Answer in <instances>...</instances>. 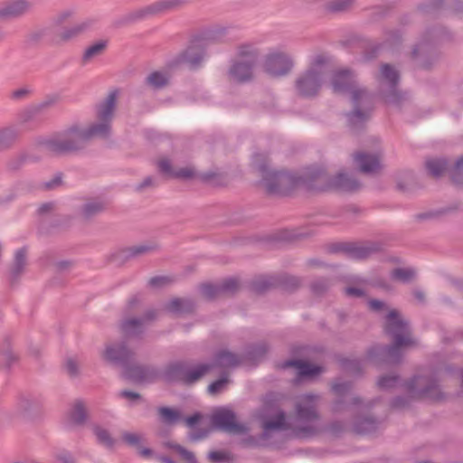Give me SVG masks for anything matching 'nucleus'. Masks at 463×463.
<instances>
[{
    "label": "nucleus",
    "mask_w": 463,
    "mask_h": 463,
    "mask_svg": "<svg viewBox=\"0 0 463 463\" xmlns=\"http://www.w3.org/2000/svg\"><path fill=\"white\" fill-rule=\"evenodd\" d=\"M304 184L305 189L309 192H322L331 189L341 192H354L360 188V183L347 174L340 172L333 178L328 176L321 167L308 168Z\"/></svg>",
    "instance_id": "obj_4"
},
{
    "label": "nucleus",
    "mask_w": 463,
    "mask_h": 463,
    "mask_svg": "<svg viewBox=\"0 0 463 463\" xmlns=\"http://www.w3.org/2000/svg\"><path fill=\"white\" fill-rule=\"evenodd\" d=\"M158 413L162 420L167 424H174L180 419L179 411L168 407H160Z\"/></svg>",
    "instance_id": "obj_40"
},
{
    "label": "nucleus",
    "mask_w": 463,
    "mask_h": 463,
    "mask_svg": "<svg viewBox=\"0 0 463 463\" xmlns=\"http://www.w3.org/2000/svg\"><path fill=\"white\" fill-rule=\"evenodd\" d=\"M56 463H77L72 455L68 451H61L54 455Z\"/></svg>",
    "instance_id": "obj_50"
},
{
    "label": "nucleus",
    "mask_w": 463,
    "mask_h": 463,
    "mask_svg": "<svg viewBox=\"0 0 463 463\" xmlns=\"http://www.w3.org/2000/svg\"><path fill=\"white\" fill-rule=\"evenodd\" d=\"M146 83L155 90H159L168 84V77L161 71H153L146 79Z\"/></svg>",
    "instance_id": "obj_34"
},
{
    "label": "nucleus",
    "mask_w": 463,
    "mask_h": 463,
    "mask_svg": "<svg viewBox=\"0 0 463 463\" xmlns=\"http://www.w3.org/2000/svg\"><path fill=\"white\" fill-rule=\"evenodd\" d=\"M354 159L358 169L364 174H374L381 169L380 154L357 153Z\"/></svg>",
    "instance_id": "obj_15"
},
{
    "label": "nucleus",
    "mask_w": 463,
    "mask_h": 463,
    "mask_svg": "<svg viewBox=\"0 0 463 463\" xmlns=\"http://www.w3.org/2000/svg\"><path fill=\"white\" fill-rule=\"evenodd\" d=\"M92 431L99 444L109 449L113 448L115 442L108 430L101 426L95 425L92 428Z\"/></svg>",
    "instance_id": "obj_36"
},
{
    "label": "nucleus",
    "mask_w": 463,
    "mask_h": 463,
    "mask_svg": "<svg viewBox=\"0 0 463 463\" xmlns=\"http://www.w3.org/2000/svg\"><path fill=\"white\" fill-rule=\"evenodd\" d=\"M213 370L210 363L187 366L182 363H174L165 369V377L171 381H178L184 384H193Z\"/></svg>",
    "instance_id": "obj_7"
},
{
    "label": "nucleus",
    "mask_w": 463,
    "mask_h": 463,
    "mask_svg": "<svg viewBox=\"0 0 463 463\" xmlns=\"http://www.w3.org/2000/svg\"><path fill=\"white\" fill-rule=\"evenodd\" d=\"M157 165L161 173L166 175L167 176L174 177L175 171L172 168L168 159H161Z\"/></svg>",
    "instance_id": "obj_51"
},
{
    "label": "nucleus",
    "mask_w": 463,
    "mask_h": 463,
    "mask_svg": "<svg viewBox=\"0 0 463 463\" xmlns=\"http://www.w3.org/2000/svg\"><path fill=\"white\" fill-rule=\"evenodd\" d=\"M26 250L21 248L15 251L13 265L10 269V279L14 282L24 272L26 267Z\"/></svg>",
    "instance_id": "obj_25"
},
{
    "label": "nucleus",
    "mask_w": 463,
    "mask_h": 463,
    "mask_svg": "<svg viewBox=\"0 0 463 463\" xmlns=\"http://www.w3.org/2000/svg\"><path fill=\"white\" fill-rule=\"evenodd\" d=\"M169 282L166 277H154L149 279V286L155 288H160Z\"/></svg>",
    "instance_id": "obj_58"
},
{
    "label": "nucleus",
    "mask_w": 463,
    "mask_h": 463,
    "mask_svg": "<svg viewBox=\"0 0 463 463\" xmlns=\"http://www.w3.org/2000/svg\"><path fill=\"white\" fill-rule=\"evenodd\" d=\"M349 389V386L348 384L346 383H335L333 385V391L337 394V395H342L344 394L345 392H347Z\"/></svg>",
    "instance_id": "obj_64"
},
{
    "label": "nucleus",
    "mask_w": 463,
    "mask_h": 463,
    "mask_svg": "<svg viewBox=\"0 0 463 463\" xmlns=\"http://www.w3.org/2000/svg\"><path fill=\"white\" fill-rule=\"evenodd\" d=\"M122 439L129 446L138 448L142 440V436L138 433L125 432L122 434Z\"/></svg>",
    "instance_id": "obj_47"
},
{
    "label": "nucleus",
    "mask_w": 463,
    "mask_h": 463,
    "mask_svg": "<svg viewBox=\"0 0 463 463\" xmlns=\"http://www.w3.org/2000/svg\"><path fill=\"white\" fill-rule=\"evenodd\" d=\"M229 383V379L226 374L222 375L220 379L213 382L207 388L208 392L211 395H216L222 392L227 384Z\"/></svg>",
    "instance_id": "obj_44"
},
{
    "label": "nucleus",
    "mask_w": 463,
    "mask_h": 463,
    "mask_svg": "<svg viewBox=\"0 0 463 463\" xmlns=\"http://www.w3.org/2000/svg\"><path fill=\"white\" fill-rule=\"evenodd\" d=\"M369 307L373 311H382L386 308V305L383 301L378 300V299H371L368 301Z\"/></svg>",
    "instance_id": "obj_59"
},
{
    "label": "nucleus",
    "mask_w": 463,
    "mask_h": 463,
    "mask_svg": "<svg viewBox=\"0 0 463 463\" xmlns=\"http://www.w3.org/2000/svg\"><path fill=\"white\" fill-rule=\"evenodd\" d=\"M252 165L260 176V185L269 194L281 195L298 187L305 189L304 181L307 178V173L303 177H298L288 172L271 170L262 154L254 155Z\"/></svg>",
    "instance_id": "obj_2"
},
{
    "label": "nucleus",
    "mask_w": 463,
    "mask_h": 463,
    "mask_svg": "<svg viewBox=\"0 0 463 463\" xmlns=\"http://www.w3.org/2000/svg\"><path fill=\"white\" fill-rule=\"evenodd\" d=\"M86 142L88 140L85 128L79 124H73L56 136L45 140L43 145L50 153L61 155L82 149Z\"/></svg>",
    "instance_id": "obj_6"
},
{
    "label": "nucleus",
    "mask_w": 463,
    "mask_h": 463,
    "mask_svg": "<svg viewBox=\"0 0 463 463\" xmlns=\"http://www.w3.org/2000/svg\"><path fill=\"white\" fill-rule=\"evenodd\" d=\"M255 64L251 61H233L227 75L231 81L245 83L253 79V69Z\"/></svg>",
    "instance_id": "obj_13"
},
{
    "label": "nucleus",
    "mask_w": 463,
    "mask_h": 463,
    "mask_svg": "<svg viewBox=\"0 0 463 463\" xmlns=\"http://www.w3.org/2000/svg\"><path fill=\"white\" fill-rule=\"evenodd\" d=\"M379 80L381 82L389 84L391 87L390 92L385 95L386 102L395 103L401 98V96L398 95L394 90V86L398 83L399 80V75L397 71L389 64H383L380 69Z\"/></svg>",
    "instance_id": "obj_14"
},
{
    "label": "nucleus",
    "mask_w": 463,
    "mask_h": 463,
    "mask_svg": "<svg viewBox=\"0 0 463 463\" xmlns=\"http://www.w3.org/2000/svg\"><path fill=\"white\" fill-rule=\"evenodd\" d=\"M426 166L433 176H439L445 171L447 162L444 159H430L426 162Z\"/></svg>",
    "instance_id": "obj_39"
},
{
    "label": "nucleus",
    "mask_w": 463,
    "mask_h": 463,
    "mask_svg": "<svg viewBox=\"0 0 463 463\" xmlns=\"http://www.w3.org/2000/svg\"><path fill=\"white\" fill-rule=\"evenodd\" d=\"M118 90H112L97 106V117L99 119L112 120L118 102Z\"/></svg>",
    "instance_id": "obj_18"
},
{
    "label": "nucleus",
    "mask_w": 463,
    "mask_h": 463,
    "mask_svg": "<svg viewBox=\"0 0 463 463\" xmlns=\"http://www.w3.org/2000/svg\"><path fill=\"white\" fill-rule=\"evenodd\" d=\"M68 373L71 376H75L79 373L80 367L76 361L69 359L65 364Z\"/></svg>",
    "instance_id": "obj_57"
},
{
    "label": "nucleus",
    "mask_w": 463,
    "mask_h": 463,
    "mask_svg": "<svg viewBox=\"0 0 463 463\" xmlns=\"http://www.w3.org/2000/svg\"><path fill=\"white\" fill-rule=\"evenodd\" d=\"M236 61H251L256 64L260 51L254 43H242L237 45L235 49Z\"/></svg>",
    "instance_id": "obj_21"
},
{
    "label": "nucleus",
    "mask_w": 463,
    "mask_h": 463,
    "mask_svg": "<svg viewBox=\"0 0 463 463\" xmlns=\"http://www.w3.org/2000/svg\"><path fill=\"white\" fill-rule=\"evenodd\" d=\"M202 179L204 182H208L213 184H223V180H222V176L219 174H216L213 172L203 174L202 175Z\"/></svg>",
    "instance_id": "obj_52"
},
{
    "label": "nucleus",
    "mask_w": 463,
    "mask_h": 463,
    "mask_svg": "<svg viewBox=\"0 0 463 463\" xmlns=\"http://www.w3.org/2000/svg\"><path fill=\"white\" fill-rule=\"evenodd\" d=\"M241 361L237 354L228 349H222L214 354L213 361L210 364L213 365V369L228 370L237 367Z\"/></svg>",
    "instance_id": "obj_16"
},
{
    "label": "nucleus",
    "mask_w": 463,
    "mask_h": 463,
    "mask_svg": "<svg viewBox=\"0 0 463 463\" xmlns=\"http://www.w3.org/2000/svg\"><path fill=\"white\" fill-rule=\"evenodd\" d=\"M195 175V173L193 168L191 167H185L183 169H180L178 171H175L174 174V178L178 179H192Z\"/></svg>",
    "instance_id": "obj_53"
},
{
    "label": "nucleus",
    "mask_w": 463,
    "mask_h": 463,
    "mask_svg": "<svg viewBox=\"0 0 463 463\" xmlns=\"http://www.w3.org/2000/svg\"><path fill=\"white\" fill-rule=\"evenodd\" d=\"M204 59V52L199 49H191L185 52L183 60L190 69L198 68Z\"/></svg>",
    "instance_id": "obj_33"
},
{
    "label": "nucleus",
    "mask_w": 463,
    "mask_h": 463,
    "mask_svg": "<svg viewBox=\"0 0 463 463\" xmlns=\"http://www.w3.org/2000/svg\"><path fill=\"white\" fill-rule=\"evenodd\" d=\"M90 26V23L89 21L80 22L68 26L57 34V42L59 43L73 42L89 30Z\"/></svg>",
    "instance_id": "obj_17"
},
{
    "label": "nucleus",
    "mask_w": 463,
    "mask_h": 463,
    "mask_svg": "<svg viewBox=\"0 0 463 463\" xmlns=\"http://www.w3.org/2000/svg\"><path fill=\"white\" fill-rule=\"evenodd\" d=\"M375 251V248L370 245H361L354 248L350 251V255L354 259H365Z\"/></svg>",
    "instance_id": "obj_45"
},
{
    "label": "nucleus",
    "mask_w": 463,
    "mask_h": 463,
    "mask_svg": "<svg viewBox=\"0 0 463 463\" xmlns=\"http://www.w3.org/2000/svg\"><path fill=\"white\" fill-rule=\"evenodd\" d=\"M194 303L187 298H173L165 306L166 312L171 314H183L193 309Z\"/></svg>",
    "instance_id": "obj_28"
},
{
    "label": "nucleus",
    "mask_w": 463,
    "mask_h": 463,
    "mask_svg": "<svg viewBox=\"0 0 463 463\" xmlns=\"http://www.w3.org/2000/svg\"><path fill=\"white\" fill-rule=\"evenodd\" d=\"M134 354L125 343L108 344L101 353L102 359L108 364L124 368L133 361Z\"/></svg>",
    "instance_id": "obj_10"
},
{
    "label": "nucleus",
    "mask_w": 463,
    "mask_h": 463,
    "mask_svg": "<svg viewBox=\"0 0 463 463\" xmlns=\"http://www.w3.org/2000/svg\"><path fill=\"white\" fill-rule=\"evenodd\" d=\"M188 0H159L143 11L144 15H154L178 9L186 4Z\"/></svg>",
    "instance_id": "obj_19"
},
{
    "label": "nucleus",
    "mask_w": 463,
    "mask_h": 463,
    "mask_svg": "<svg viewBox=\"0 0 463 463\" xmlns=\"http://www.w3.org/2000/svg\"><path fill=\"white\" fill-rule=\"evenodd\" d=\"M119 395L128 400L132 404L141 401V395L135 392L124 390L120 392Z\"/></svg>",
    "instance_id": "obj_55"
},
{
    "label": "nucleus",
    "mask_w": 463,
    "mask_h": 463,
    "mask_svg": "<svg viewBox=\"0 0 463 463\" xmlns=\"http://www.w3.org/2000/svg\"><path fill=\"white\" fill-rule=\"evenodd\" d=\"M330 86L335 93L349 94L354 110L347 115L348 125L354 129L362 127L373 110L370 93L356 83L353 72L348 69L334 71L330 77Z\"/></svg>",
    "instance_id": "obj_1"
},
{
    "label": "nucleus",
    "mask_w": 463,
    "mask_h": 463,
    "mask_svg": "<svg viewBox=\"0 0 463 463\" xmlns=\"http://www.w3.org/2000/svg\"><path fill=\"white\" fill-rule=\"evenodd\" d=\"M212 423L214 428L232 434H245L248 427L237 422L235 414L230 410H218L212 415Z\"/></svg>",
    "instance_id": "obj_9"
},
{
    "label": "nucleus",
    "mask_w": 463,
    "mask_h": 463,
    "mask_svg": "<svg viewBox=\"0 0 463 463\" xmlns=\"http://www.w3.org/2000/svg\"><path fill=\"white\" fill-rule=\"evenodd\" d=\"M417 394L431 401H440L444 398L439 385L432 381L427 386L420 389Z\"/></svg>",
    "instance_id": "obj_32"
},
{
    "label": "nucleus",
    "mask_w": 463,
    "mask_h": 463,
    "mask_svg": "<svg viewBox=\"0 0 463 463\" xmlns=\"http://www.w3.org/2000/svg\"><path fill=\"white\" fill-rule=\"evenodd\" d=\"M414 271L411 269H395L391 274L393 279H397L403 283L411 281L414 278Z\"/></svg>",
    "instance_id": "obj_43"
},
{
    "label": "nucleus",
    "mask_w": 463,
    "mask_h": 463,
    "mask_svg": "<svg viewBox=\"0 0 463 463\" xmlns=\"http://www.w3.org/2000/svg\"><path fill=\"white\" fill-rule=\"evenodd\" d=\"M106 209V204L102 201H90L84 203L80 210V215L85 219L89 220L92 217L101 213Z\"/></svg>",
    "instance_id": "obj_29"
},
{
    "label": "nucleus",
    "mask_w": 463,
    "mask_h": 463,
    "mask_svg": "<svg viewBox=\"0 0 463 463\" xmlns=\"http://www.w3.org/2000/svg\"><path fill=\"white\" fill-rule=\"evenodd\" d=\"M450 175L455 184L463 186V156L456 161L450 171Z\"/></svg>",
    "instance_id": "obj_42"
},
{
    "label": "nucleus",
    "mask_w": 463,
    "mask_h": 463,
    "mask_svg": "<svg viewBox=\"0 0 463 463\" xmlns=\"http://www.w3.org/2000/svg\"><path fill=\"white\" fill-rule=\"evenodd\" d=\"M100 122L92 124L89 128H85L87 140L94 137L107 138L111 132V121L107 119H99Z\"/></svg>",
    "instance_id": "obj_26"
},
{
    "label": "nucleus",
    "mask_w": 463,
    "mask_h": 463,
    "mask_svg": "<svg viewBox=\"0 0 463 463\" xmlns=\"http://www.w3.org/2000/svg\"><path fill=\"white\" fill-rule=\"evenodd\" d=\"M286 424L285 415L283 412H279L275 419L267 420L263 424L264 435L269 436L273 430H279L284 428Z\"/></svg>",
    "instance_id": "obj_37"
},
{
    "label": "nucleus",
    "mask_w": 463,
    "mask_h": 463,
    "mask_svg": "<svg viewBox=\"0 0 463 463\" xmlns=\"http://www.w3.org/2000/svg\"><path fill=\"white\" fill-rule=\"evenodd\" d=\"M17 131L14 128H4L0 130V151L8 149L17 138Z\"/></svg>",
    "instance_id": "obj_35"
},
{
    "label": "nucleus",
    "mask_w": 463,
    "mask_h": 463,
    "mask_svg": "<svg viewBox=\"0 0 463 463\" xmlns=\"http://www.w3.org/2000/svg\"><path fill=\"white\" fill-rule=\"evenodd\" d=\"M377 429V422L373 419L364 418L358 420L354 427V430L358 434H369Z\"/></svg>",
    "instance_id": "obj_38"
},
{
    "label": "nucleus",
    "mask_w": 463,
    "mask_h": 463,
    "mask_svg": "<svg viewBox=\"0 0 463 463\" xmlns=\"http://www.w3.org/2000/svg\"><path fill=\"white\" fill-rule=\"evenodd\" d=\"M397 382H398V377H396V376H384V377H381L378 380L377 384H378L379 388H381L383 390H387V389H390V388L395 386Z\"/></svg>",
    "instance_id": "obj_48"
},
{
    "label": "nucleus",
    "mask_w": 463,
    "mask_h": 463,
    "mask_svg": "<svg viewBox=\"0 0 463 463\" xmlns=\"http://www.w3.org/2000/svg\"><path fill=\"white\" fill-rule=\"evenodd\" d=\"M152 250V247L147 245L133 246L128 250V257L134 258L138 255L145 254Z\"/></svg>",
    "instance_id": "obj_49"
},
{
    "label": "nucleus",
    "mask_w": 463,
    "mask_h": 463,
    "mask_svg": "<svg viewBox=\"0 0 463 463\" xmlns=\"http://www.w3.org/2000/svg\"><path fill=\"white\" fill-rule=\"evenodd\" d=\"M383 329L392 338V345L384 349L390 362H398L400 350L414 346L416 341L411 338L408 323L396 309H389L385 317Z\"/></svg>",
    "instance_id": "obj_3"
},
{
    "label": "nucleus",
    "mask_w": 463,
    "mask_h": 463,
    "mask_svg": "<svg viewBox=\"0 0 463 463\" xmlns=\"http://www.w3.org/2000/svg\"><path fill=\"white\" fill-rule=\"evenodd\" d=\"M238 287V283L235 279H227L225 280L221 286V289H222V294L223 293H227V292H232L233 290H235Z\"/></svg>",
    "instance_id": "obj_56"
},
{
    "label": "nucleus",
    "mask_w": 463,
    "mask_h": 463,
    "mask_svg": "<svg viewBox=\"0 0 463 463\" xmlns=\"http://www.w3.org/2000/svg\"><path fill=\"white\" fill-rule=\"evenodd\" d=\"M123 373L127 379L136 383H143L152 376L151 372L147 368L134 365L131 363L124 368Z\"/></svg>",
    "instance_id": "obj_23"
},
{
    "label": "nucleus",
    "mask_w": 463,
    "mask_h": 463,
    "mask_svg": "<svg viewBox=\"0 0 463 463\" xmlns=\"http://www.w3.org/2000/svg\"><path fill=\"white\" fill-rule=\"evenodd\" d=\"M294 66L293 59L281 51L269 52L262 62V70L269 76L279 78L288 74Z\"/></svg>",
    "instance_id": "obj_8"
},
{
    "label": "nucleus",
    "mask_w": 463,
    "mask_h": 463,
    "mask_svg": "<svg viewBox=\"0 0 463 463\" xmlns=\"http://www.w3.org/2000/svg\"><path fill=\"white\" fill-rule=\"evenodd\" d=\"M143 322L140 318H127L121 321L119 329L126 336L139 335L143 332Z\"/></svg>",
    "instance_id": "obj_27"
},
{
    "label": "nucleus",
    "mask_w": 463,
    "mask_h": 463,
    "mask_svg": "<svg viewBox=\"0 0 463 463\" xmlns=\"http://www.w3.org/2000/svg\"><path fill=\"white\" fill-rule=\"evenodd\" d=\"M345 294L349 297L359 298L364 296V291L357 288H345Z\"/></svg>",
    "instance_id": "obj_63"
},
{
    "label": "nucleus",
    "mask_w": 463,
    "mask_h": 463,
    "mask_svg": "<svg viewBox=\"0 0 463 463\" xmlns=\"http://www.w3.org/2000/svg\"><path fill=\"white\" fill-rule=\"evenodd\" d=\"M165 446L175 450L187 463H198L193 452L187 450L185 448L173 442H166Z\"/></svg>",
    "instance_id": "obj_41"
},
{
    "label": "nucleus",
    "mask_w": 463,
    "mask_h": 463,
    "mask_svg": "<svg viewBox=\"0 0 463 463\" xmlns=\"http://www.w3.org/2000/svg\"><path fill=\"white\" fill-rule=\"evenodd\" d=\"M319 396L314 393H307L297 398L296 414L298 424L295 434L298 438H309L317 432L316 421L318 420L317 410Z\"/></svg>",
    "instance_id": "obj_5"
},
{
    "label": "nucleus",
    "mask_w": 463,
    "mask_h": 463,
    "mask_svg": "<svg viewBox=\"0 0 463 463\" xmlns=\"http://www.w3.org/2000/svg\"><path fill=\"white\" fill-rule=\"evenodd\" d=\"M201 294L206 299H213L222 294L220 286L205 284L201 287Z\"/></svg>",
    "instance_id": "obj_46"
},
{
    "label": "nucleus",
    "mask_w": 463,
    "mask_h": 463,
    "mask_svg": "<svg viewBox=\"0 0 463 463\" xmlns=\"http://www.w3.org/2000/svg\"><path fill=\"white\" fill-rule=\"evenodd\" d=\"M208 433H209V430H201L190 433L189 436H188V439L191 441L195 442V441H198V440L207 437Z\"/></svg>",
    "instance_id": "obj_60"
},
{
    "label": "nucleus",
    "mask_w": 463,
    "mask_h": 463,
    "mask_svg": "<svg viewBox=\"0 0 463 463\" xmlns=\"http://www.w3.org/2000/svg\"><path fill=\"white\" fill-rule=\"evenodd\" d=\"M16 413L24 420H33L42 416L43 406L38 399L22 395L16 402Z\"/></svg>",
    "instance_id": "obj_12"
},
{
    "label": "nucleus",
    "mask_w": 463,
    "mask_h": 463,
    "mask_svg": "<svg viewBox=\"0 0 463 463\" xmlns=\"http://www.w3.org/2000/svg\"><path fill=\"white\" fill-rule=\"evenodd\" d=\"M208 458L213 463H221L229 459L228 454L222 451H211Z\"/></svg>",
    "instance_id": "obj_54"
},
{
    "label": "nucleus",
    "mask_w": 463,
    "mask_h": 463,
    "mask_svg": "<svg viewBox=\"0 0 463 463\" xmlns=\"http://www.w3.org/2000/svg\"><path fill=\"white\" fill-rule=\"evenodd\" d=\"M87 420V412L81 402H77L68 414V425L74 427L82 425Z\"/></svg>",
    "instance_id": "obj_30"
},
{
    "label": "nucleus",
    "mask_w": 463,
    "mask_h": 463,
    "mask_svg": "<svg viewBox=\"0 0 463 463\" xmlns=\"http://www.w3.org/2000/svg\"><path fill=\"white\" fill-rule=\"evenodd\" d=\"M31 8L28 0H14L0 10L2 17H18L24 14Z\"/></svg>",
    "instance_id": "obj_24"
},
{
    "label": "nucleus",
    "mask_w": 463,
    "mask_h": 463,
    "mask_svg": "<svg viewBox=\"0 0 463 463\" xmlns=\"http://www.w3.org/2000/svg\"><path fill=\"white\" fill-rule=\"evenodd\" d=\"M326 61H327V59L326 56H324L322 54L316 55L312 60V62H311L312 67L311 68L317 70V68L325 65L326 63Z\"/></svg>",
    "instance_id": "obj_61"
},
{
    "label": "nucleus",
    "mask_w": 463,
    "mask_h": 463,
    "mask_svg": "<svg viewBox=\"0 0 463 463\" xmlns=\"http://www.w3.org/2000/svg\"><path fill=\"white\" fill-rule=\"evenodd\" d=\"M107 45V41L100 40L88 46L82 54V62L88 63L91 61L94 58L99 56L106 50Z\"/></svg>",
    "instance_id": "obj_31"
},
{
    "label": "nucleus",
    "mask_w": 463,
    "mask_h": 463,
    "mask_svg": "<svg viewBox=\"0 0 463 463\" xmlns=\"http://www.w3.org/2000/svg\"><path fill=\"white\" fill-rule=\"evenodd\" d=\"M322 84L320 71L310 68L303 72L296 80L298 92L304 97L315 96Z\"/></svg>",
    "instance_id": "obj_11"
},
{
    "label": "nucleus",
    "mask_w": 463,
    "mask_h": 463,
    "mask_svg": "<svg viewBox=\"0 0 463 463\" xmlns=\"http://www.w3.org/2000/svg\"><path fill=\"white\" fill-rule=\"evenodd\" d=\"M282 369L294 367L298 372L299 377H313L318 375L322 372V368L303 361L290 360L280 364Z\"/></svg>",
    "instance_id": "obj_20"
},
{
    "label": "nucleus",
    "mask_w": 463,
    "mask_h": 463,
    "mask_svg": "<svg viewBox=\"0 0 463 463\" xmlns=\"http://www.w3.org/2000/svg\"><path fill=\"white\" fill-rule=\"evenodd\" d=\"M310 4H325L329 13L341 14L349 12L356 0H307Z\"/></svg>",
    "instance_id": "obj_22"
},
{
    "label": "nucleus",
    "mask_w": 463,
    "mask_h": 463,
    "mask_svg": "<svg viewBox=\"0 0 463 463\" xmlns=\"http://www.w3.org/2000/svg\"><path fill=\"white\" fill-rule=\"evenodd\" d=\"M72 12L71 11H63L60 13L54 19V23L57 24H62L64 21L68 20L70 17H71Z\"/></svg>",
    "instance_id": "obj_62"
}]
</instances>
